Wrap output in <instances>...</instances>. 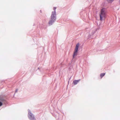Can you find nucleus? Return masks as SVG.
<instances>
[{
	"label": "nucleus",
	"mask_w": 120,
	"mask_h": 120,
	"mask_svg": "<svg viewBox=\"0 0 120 120\" xmlns=\"http://www.w3.org/2000/svg\"><path fill=\"white\" fill-rule=\"evenodd\" d=\"M56 13L55 11L52 12L51 16L50 19L48 23L49 26L52 25L55 22L56 19Z\"/></svg>",
	"instance_id": "nucleus-1"
},
{
	"label": "nucleus",
	"mask_w": 120,
	"mask_h": 120,
	"mask_svg": "<svg viewBox=\"0 0 120 120\" xmlns=\"http://www.w3.org/2000/svg\"><path fill=\"white\" fill-rule=\"evenodd\" d=\"M106 11L105 8H103L101 11V13L100 14V19L102 21L103 18H105L106 16Z\"/></svg>",
	"instance_id": "nucleus-2"
},
{
	"label": "nucleus",
	"mask_w": 120,
	"mask_h": 120,
	"mask_svg": "<svg viewBox=\"0 0 120 120\" xmlns=\"http://www.w3.org/2000/svg\"><path fill=\"white\" fill-rule=\"evenodd\" d=\"M28 116L30 120H36L34 115L32 113L31 111L29 110H28Z\"/></svg>",
	"instance_id": "nucleus-3"
},
{
	"label": "nucleus",
	"mask_w": 120,
	"mask_h": 120,
	"mask_svg": "<svg viewBox=\"0 0 120 120\" xmlns=\"http://www.w3.org/2000/svg\"><path fill=\"white\" fill-rule=\"evenodd\" d=\"M0 106H1L3 105L2 102H3L5 104H8L7 101L6 100L4 97L2 96H0Z\"/></svg>",
	"instance_id": "nucleus-4"
},
{
	"label": "nucleus",
	"mask_w": 120,
	"mask_h": 120,
	"mask_svg": "<svg viewBox=\"0 0 120 120\" xmlns=\"http://www.w3.org/2000/svg\"><path fill=\"white\" fill-rule=\"evenodd\" d=\"M79 43H78L76 45V47L75 49V51L74 52L73 57V58L77 54V52L78 49L79 47Z\"/></svg>",
	"instance_id": "nucleus-5"
},
{
	"label": "nucleus",
	"mask_w": 120,
	"mask_h": 120,
	"mask_svg": "<svg viewBox=\"0 0 120 120\" xmlns=\"http://www.w3.org/2000/svg\"><path fill=\"white\" fill-rule=\"evenodd\" d=\"M80 80V79H79L77 80H74L73 81V83L75 85L77 84Z\"/></svg>",
	"instance_id": "nucleus-6"
},
{
	"label": "nucleus",
	"mask_w": 120,
	"mask_h": 120,
	"mask_svg": "<svg viewBox=\"0 0 120 120\" xmlns=\"http://www.w3.org/2000/svg\"><path fill=\"white\" fill-rule=\"evenodd\" d=\"M105 74V73H101L100 75V76L101 78H102Z\"/></svg>",
	"instance_id": "nucleus-7"
},
{
	"label": "nucleus",
	"mask_w": 120,
	"mask_h": 120,
	"mask_svg": "<svg viewBox=\"0 0 120 120\" xmlns=\"http://www.w3.org/2000/svg\"><path fill=\"white\" fill-rule=\"evenodd\" d=\"M107 2L109 3H112L114 0H107Z\"/></svg>",
	"instance_id": "nucleus-8"
},
{
	"label": "nucleus",
	"mask_w": 120,
	"mask_h": 120,
	"mask_svg": "<svg viewBox=\"0 0 120 120\" xmlns=\"http://www.w3.org/2000/svg\"><path fill=\"white\" fill-rule=\"evenodd\" d=\"M97 29H96V30H94L92 32V34H91L92 35H93L97 30Z\"/></svg>",
	"instance_id": "nucleus-9"
},
{
	"label": "nucleus",
	"mask_w": 120,
	"mask_h": 120,
	"mask_svg": "<svg viewBox=\"0 0 120 120\" xmlns=\"http://www.w3.org/2000/svg\"><path fill=\"white\" fill-rule=\"evenodd\" d=\"M56 7H54L53 8V9L54 10V11L53 12L55 11V12H56Z\"/></svg>",
	"instance_id": "nucleus-10"
},
{
	"label": "nucleus",
	"mask_w": 120,
	"mask_h": 120,
	"mask_svg": "<svg viewBox=\"0 0 120 120\" xmlns=\"http://www.w3.org/2000/svg\"><path fill=\"white\" fill-rule=\"evenodd\" d=\"M18 89H16V90L15 91V93H16V92H18Z\"/></svg>",
	"instance_id": "nucleus-11"
},
{
	"label": "nucleus",
	"mask_w": 120,
	"mask_h": 120,
	"mask_svg": "<svg viewBox=\"0 0 120 120\" xmlns=\"http://www.w3.org/2000/svg\"><path fill=\"white\" fill-rule=\"evenodd\" d=\"M119 4H120V0H119Z\"/></svg>",
	"instance_id": "nucleus-12"
},
{
	"label": "nucleus",
	"mask_w": 120,
	"mask_h": 120,
	"mask_svg": "<svg viewBox=\"0 0 120 120\" xmlns=\"http://www.w3.org/2000/svg\"><path fill=\"white\" fill-rule=\"evenodd\" d=\"M90 35H89L88 36V37H90Z\"/></svg>",
	"instance_id": "nucleus-13"
}]
</instances>
